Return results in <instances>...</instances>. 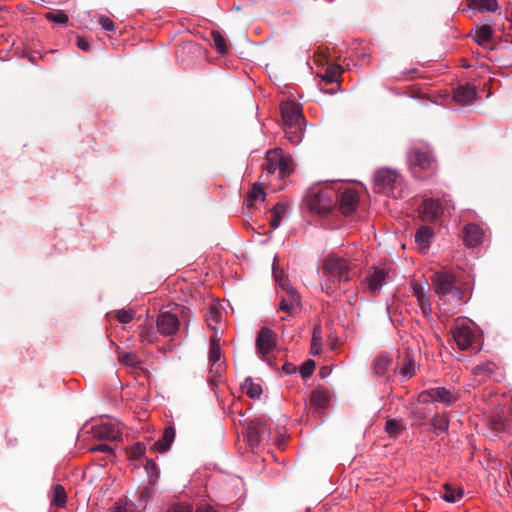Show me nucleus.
Wrapping results in <instances>:
<instances>
[{"label":"nucleus","mask_w":512,"mask_h":512,"mask_svg":"<svg viewBox=\"0 0 512 512\" xmlns=\"http://www.w3.org/2000/svg\"><path fill=\"white\" fill-rule=\"evenodd\" d=\"M432 283L441 313L448 316L455 314L461 305L462 291L455 285L453 275L447 271L435 272Z\"/></svg>","instance_id":"f257e3e1"},{"label":"nucleus","mask_w":512,"mask_h":512,"mask_svg":"<svg viewBox=\"0 0 512 512\" xmlns=\"http://www.w3.org/2000/svg\"><path fill=\"white\" fill-rule=\"evenodd\" d=\"M351 263L344 257L337 254L329 255L323 264V273L326 282L322 289L327 294H332L336 286L351 280Z\"/></svg>","instance_id":"f03ea898"},{"label":"nucleus","mask_w":512,"mask_h":512,"mask_svg":"<svg viewBox=\"0 0 512 512\" xmlns=\"http://www.w3.org/2000/svg\"><path fill=\"white\" fill-rule=\"evenodd\" d=\"M280 111L286 138L294 145L299 144L303 139L306 125L300 105L291 100L283 101Z\"/></svg>","instance_id":"7ed1b4c3"},{"label":"nucleus","mask_w":512,"mask_h":512,"mask_svg":"<svg viewBox=\"0 0 512 512\" xmlns=\"http://www.w3.org/2000/svg\"><path fill=\"white\" fill-rule=\"evenodd\" d=\"M272 272L274 279L279 287L278 294L281 298L279 310L291 314L300 305V296L284 272L278 268V258L274 257Z\"/></svg>","instance_id":"20e7f679"},{"label":"nucleus","mask_w":512,"mask_h":512,"mask_svg":"<svg viewBox=\"0 0 512 512\" xmlns=\"http://www.w3.org/2000/svg\"><path fill=\"white\" fill-rule=\"evenodd\" d=\"M452 335L461 350L478 349L476 346L479 334L475 324L467 318H458L452 327Z\"/></svg>","instance_id":"39448f33"},{"label":"nucleus","mask_w":512,"mask_h":512,"mask_svg":"<svg viewBox=\"0 0 512 512\" xmlns=\"http://www.w3.org/2000/svg\"><path fill=\"white\" fill-rule=\"evenodd\" d=\"M263 169L267 174L278 172L280 178H284L292 171V158L286 155L282 149L269 150L266 154Z\"/></svg>","instance_id":"423d86ee"},{"label":"nucleus","mask_w":512,"mask_h":512,"mask_svg":"<svg viewBox=\"0 0 512 512\" xmlns=\"http://www.w3.org/2000/svg\"><path fill=\"white\" fill-rule=\"evenodd\" d=\"M336 203V192L332 188H324L312 192L307 198L308 208L317 214L330 212Z\"/></svg>","instance_id":"0eeeda50"},{"label":"nucleus","mask_w":512,"mask_h":512,"mask_svg":"<svg viewBox=\"0 0 512 512\" xmlns=\"http://www.w3.org/2000/svg\"><path fill=\"white\" fill-rule=\"evenodd\" d=\"M449 200H437L433 198H426L418 207L419 217L425 222H434L438 220L449 207Z\"/></svg>","instance_id":"6e6552de"},{"label":"nucleus","mask_w":512,"mask_h":512,"mask_svg":"<svg viewBox=\"0 0 512 512\" xmlns=\"http://www.w3.org/2000/svg\"><path fill=\"white\" fill-rule=\"evenodd\" d=\"M408 165L414 176L419 177V172L433 169L434 159L427 150L413 148L408 154Z\"/></svg>","instance_id":"1a4fd4ad"},{"label":"nucleus","mask_w":512,"mask_h":512,"mask_svg":"<svg viewBox=\"0 0 512 512\" xmlns=\"http://www.w3.org/2000/svg\"><path fill=\"white\" fill-rule=\"evenodd\" d=\"M401 182L399 174L391 169H379L374 176V184L379 192L388 193Z\"/></svg>","instance_id":"9d476101"},{"label":"nucleus","mask_w":512,"mask_h":512,"mask_svg":"<svg viewBox=\"0 0 512 512\" xmlns=\"http://www.w3.org/2000/svg\"><path fill=\"white\" fill-rule=\"evenodd\" d=\"M246 438L250 446H259L269 440V431L265 422L256 419L247 424Z\"/></svg>","instance_id":"9b49d317"},{"label":"nucleus","mask_w":512,"mask_h":512,"mask_svg":"<svg viewBox=\"0 0 512 512\" xmlns=\"http://www.w3.org/2000/svg\"><path fill=\"white\" fill-rule=\"evenodd\" d=\"M388 280L389 273L385 267H373L368 271L363 284H367L368 290L376 295Z\"/></svg>","instance_id":"f8f14e48"},{"label":"nucleus","mask_w":512,"mask_h":512,"mask_svg":"<svg viewBox=\"0 0 512 512\" xmlns=\"http://www.w3.org/2000/svg\"><path fill=\"white\" fill-rule=\"evenodd\" d=\"M276 346V334L270 328H262L256 338L258 354L264 359Z\"/></svg>","instance_id":"ddd939ff"},{"label":"nucleus","mask_w":512,"mask_h":512,"mask_svg":"<svg viewBox=\"0 0 512 512\" xmlns=\"http://www.w3.org/2000/svg\"><path fill=\"white\" fill-rule=\"evenodd\" d=\"M208 360L210 363L211 377L209 382L215 384L221 376L223 371L224 362L221 360L220 346L210 347Z\"/></svg>","instance_id":"4468645a"},{"label":"nucleus","mask_w":512,"mask_h":512,"mask_svg":"<svg viewBox=\"0 0 512 512\" xmlns=\"http://www.w3.org/2000/svg\"><path fill=\"white\" fill-rule=\"evenodd\" d=\"M179 320L176 315L170 312H162L158 316L157 328L159 332L165 336L173 335L177 332Z\"/></svg>","instance_id":"2eb2a0df"},{"label":"nucleus","mask_w":512,"mask_h":512,"mask_svg":"<svg viewBox=\"0 0 512 512\" xmlns=\"http://www.w3.org/2000/svg\"><path fill=\"white\" fill-rule=\"evenodd\" d=\"M93 435L103 440H119L121 439V431L117 425L113 423H102L93 427Z\"/></svg>","instance_id":"dca6fc26"},{"label":"nucleus","mask_w":512,"mask_h":512,"mask_svg":"<svg viewBox=\"0 0 512 512\" xmlns=\"http://www.w3.org/2000/svg\"><path fill=\"white\" fill-rule=\"evenodd\" d=\"M358 194L353 189L344 190L339 199V208L343 214H350L356 210L358 205Z\"/></svg>","instance_id":"f3484780"},{"label":"nucleus","mask_w":512,"mask_h":512,"mask_svg":"<svg viewBox=\"0 0 512 512\" xmlns=\"http://www.w3.org/2000/svg\"><path fill=\"white\" fill-rule=\"evenodd\" d=\"M420 399L422 402L439 401L444 404H450L454 400V397L451 392L445 388H435L422 392L420 394Z\"/></svg>","instance_id":"a211bd4d"},{"label":"nucleus","mask_w":512,"mask_h":512,"mask_svg":"<svg viewBox=\"0 0 512 512\" xmlns=\"http://www.w3.org/2000/svg\"><path fill=\"white\" fill-rule=\"evenodd\" d=\"M392 366V358L387 354L379 355L373 362V372L376 377L388 379Z\"/></svg>","instance_id":"6ab92c4d"},{"label":"nucleus","mask_w":512,"mask_h":512,"mask_svg":"<svg viewBox=\"0 0 512 512\" xmlns=\"http://www.w3.org/2000/svg\"><path fill=\"white\" fill-rule=\"evenodd\" d=\"M464 243L467 247H475L482 241L483 230L476 224H467L463 230Z\"/></svg>","instance_id":"aec40b11"},{"label":"nucleus","mask_w":512,"mask_h":512,"mask_svg":"<svg viewBox=\"0 0 512 512\" xmlns=\"http://www.w3.org/2000/svg\"><path fill=\"white\" fill-rule=\"evenodd\" d=\"M394 371L398 372L403 380L411 378L416 372V363L413 356L409 352L405 353L399 366Z\"/></svg>","instance_id":"412c9836"},{"label":"nucleus","mask_w":512,"mask_h":512,"mask_svg":"<svg viewBox=\"0 0 512 512\" xmlns=\"http://www.w3.org/2000/svg\"><path fill=\"white\" fill-rule=\"evenodd\" d=\"M476 98V90L472 85L460 86L454 93V100L456 103L467 106L473 104Z\"/></svg>","instance_id":"4be33fe9"},{"label":"nucleus","mask_w":512,"mask_h":512,"mask_svg":"<svg viewBox=\"0 0 512 512\" xmlns=\"http://www.w3.org/2000/svg\"><path fill=\"white\" fill-rule=\"evenodd\" d=\"M175 439V429L168 426L164 429L162 437L154 443V449L159 452L167 451Z\"/></svg>","instance_id":"5701e85b"},{"label":"nucleus","mask_w":512,"mask_h":512,"mask_svg":"<svg viewBox=\"0 0 512 512\" xmlns=\"http://www.w3.org/2000/svg\"><path fill=\"white\" fill-rule=\"evenodd\" d=\"M433 235L434 230L430 226L422 225L415 234V241L423 250H427Z\"/></svg>","instance_id":"b1692460"},{"label":"nucleus","mask_w":512,"mask_h":512,"mask_svg":"<svg viewBox=\"0 0 512 512\" xmlns=\"http://www.w3.org/2000/svg\"><path fill=\"white\" fill-rule=\"evenodd\" d=\"M468 7L479 12H494L498 4L496 0H468Z\"/></svg>","instance_id":"393cba45"},{"label":"nucleus","mask_w":512,"mask_h":512,"mask_svg":"<svg viewBox=\"0 0 512 512\" xmlns=\"http://www.w3.org/2000/svg\"><path fill=\"white\" fill-rule=\"evenodd\" d=\"M495 365L492 362L478 364L472 368V374L479 378V381L486 380L494 373Z\"/></svg>","instance_id":"a878e982"},{"label":"nucleus","mask_w":512,"mask_h":512,"mask_svg":"<svg viewBox=\"0 0 512 512\" xmlns=\"http://www.w3.org/2000/svg\"><path fill=\"white\" fill-rule=\"evenodd\" d=\"M50 502L52 505H55L59 508H63L67 502L66 491L64 487L60 484H57L53 487V490L50 494Z\"/></svg>","instance_id":"bb28decb"},{"label":"nucleus","mask_w":512,"mask_h":512,"mask_svg":"<svg viewBox=\"0 0 512 512\" xmlns=\"http://www.w3.org/2000/svg\"><path fill=\"white\" fill-rule=\"evenodd\" d=\"M311 403L318 409H325L329 404V396L322 389H315L311 394Z\"/></svg>","instance_id":"cd10ccee"},{"label":"nucleus","mask_w":512,"mask_h":512,"mask_svg":"<svg viewBox=\"0 0 512 512\" xmlns=\"http://www.w3.org/2000/svg\"><path fill=\"white\" fill-rule=\"evenodd\" d=\"M287 210V205L283 203H277L271 210V226L275 229L277 228L282 219L284 218Z\"/></svg>","instance_id":"c85d7f7f"},{"label":"nucleus","mask_w":512,"mask_h":512,"mask_svg":"<svg viewBox=\"0 0 512 512\" xmlns=\"http://www.w3.org/2000/svg\"><path fill=\"white\" fill-rule=\"evenodd\" d=\"M405 428L404 422L399 419L388 420L385 424V432L390 438H396Z\"/></svg>","instance_id":"c756f323"},{"label":"nucleus","mask_w":512,"mask_h":512,"mask_svg":"<svg viewBox=\"0 0 512 512\" xmlns=\"http://www.w3.org/2000/svg\"><path fill=\"white\" fill-rule=\"evenodd\" d=\"M242 388L246 392V394L252 399H258L262 394L261 385L255 383L251 378L245 379Z\"/></svg>","instance_id":"7c9ffc66"},{"label":"nucleus","mask_w":512,"mask_h":512,"mask_svg":"<svg viewBox=\"0 0 512 512\" xmlns=\"http://www.w3.org/2000/svg\"><path fill=\"white\" fill-rule=\"evenodd\" d=\"M493 35V29L489 25L477 27L474 39L480 45H485Z\"/></svg>","instance_id":"2f4dec72"},{"label":"nucleus","mask_w":512,"mask_h":512,"mask_svg":"<svg viewBox=\"0 0 512 512\" xmlns=\"http://www.w3.org/2000/svg\"><path fill=\"white\" fill-rule=\"evenodd\" d=\"M444 489H445V493L443 494L442 498L446 502H450V503L456 502L459 499H461L463 496L462 489H456V488L452 487L450 484H445Z\"/></svg>","instance_id":"473e14b6"},{"label":"nucleus","mask_w":512,"mask_h":512,"mask_svg":"<svg viewBox=\"0 0 512 512\" xmlns=\"http://www.w3.org/2000/svg\"><path fill=\"white\" fill-rule=\"evenodd\" d=\"M264 201L265 200V192L263 187L259 183H255L252 187L251 192L246 198V204L251 206L254 201Z\"/></svg>","instance_id":"72a5a7b5"},{"label":"nucleus","mask_w":512,"mask_h":512,"mask_svg":"<svg viewBox=\"0 0 512 512\" xmlns=\"http://www.w3.org/2000/svg\"><path fill=\"white\" fill-rule=\"evenodd\" d=\"M322 350V336L320 327H315L313 330L311 341V353L314 355L320 354Z\"/></svg>","instance_id":"f704fd0d"},{"label":"nucleus","mask_w":512,"mask_h":512,"mask_svg":"<svg viewBox=\"0 0 512 512\" xmlns=\"http://www.w3.org/2000/svg\"><path fill=\"white\" fill-rule=\"evenodd\" d=\"M152 498V489L150 487H143L138 492V503L136 508L138 510L145 509L148 501Z\"/></svg>","instance_id":"c9c22d12"},{"label":"nucleus","mask_w":512,"mask_h":512,"mask_svg":"<svg viewBox=\"0 0 512 512\" xmlns=\"http://www.w3.org/2000/svg\"><path fill=\"white\" fill-rule=\"evenodd\" d=\"M221 317L222 314L219 309L215 306H211L206 314V321L208 326L211 329H216L214 325L220 322Z\"/></svg>","instance_id":"e433bc0d"},{"label":"nucleus","mask_w":512,"mask_h":512,"mask_svg":"<svg viewBox=\"0 0 512 512\" xmlns=\"http://www.w3.org/2000/svg\"><path fill=\"white\" fill-rule=\"evenodd\" d=\"M119 360L127 366L137 368L140 365V360L134 353L121 352L119 353Z\"/></svg>","instance_id":"4c0bfd02"},{"label":"nucleus","mask_w":512,"mask_h":512,"mask_svg":"<svg viewBox=\"0 0 512 512\" xmlns=\"http://www.w3.org/2000/svg\"><path fill=\"white\" fill-rule=\"evenodd\" d=\"M212 39L216 50L220 54H224L227 51V44L225 38L219 32L212 33Z\"/></svg>","instance_id":"58836bf2"},{"label":"nucleus","mask_w":512,"mask_h":512,"mask_svg":"<svg viewBox=\"0 0 512 512\" xmlns=\"http://www.w3.org/2000/svg\"><path fill=\"white\" fill-rule=\"evenodd\" d=\"M169 512H193L192 508L189 505H175L172 507ZM196 512H216L212 507L210 506H202L197 509Z\"/></svg>","instance_id":"ea45409f"},{"label":"nucleus","mask_w":512,"mask_h":512,"mask_svg":"<svg viewBox=\"0 0 512 512\" xmlns=\"http://www.w3.org/2000/svg\"><path fill=\"white\" fill-rule=\"evenodd\" d=\"M46 19L58 24H66L69 20L67 14L63 11H58L56 13L48 12L46 14Z\"/></svg>","instance_id":"a19ab883"},{"label":"nucleus","mask_w":512,"mask_h":512,"mask_svg":"<svg viewBox=\"0 0 512 512\" xmlns=\"http://www.w3.org/2000/svg\"><path fill=\"white\" fill-rule=\"evenodd\" d=\"M314 368H315V362L313 360H307L306 362H304V364L302 365V367L300 369L302 378L303 379L309 378L313 374Z\"/></svg>","instance_id":"79ce46f5"},{"label":"nucleus","mask_w":512,"mask_h":512,"mask_svg":"<svg viewBox=\"0 0 512 512\" xmlns=\"http://www.w3.org/2000/svg\"><path fill=\"white\" fill-rule=\"evenodd\" d=\"M435 430L444 432L448 429V420L444 416H437L432 420Z\"/></svg>","instance_id":"37998d69"},{"label":"nucleus","mask_w":512,"mask_h":512,"mask_svg":"<svg viewBox=\"0 0 512 512\" xmlns=\"http://www.w3.org/2000/svg\"><path fill=\"white\" fill-rule=\"evenodd\" d=\"M341 71L339 67H333L327 69L325 75L323 76V79L329 83L337 81L338 77L340 76Z\"/></svg>","instance_id":"c03bdc74"},{"label":"nucleus","mask_w":512,"mask_h":512,"mask_svg":"<svg viewBox=\"0 0 512 512\" xmlns=\"http://www.w3.org/2000/svg\"><path fill=\"white\" fill-rule=\"evenodd\" d=\"M418 301L419 307L421 309V312L424 316H430L431 314V303L429 300V297L426 296L424 298H421Z\"/></svg>","instance_id":"a18cd8bd"},{"label":"nucleus","mask_w":512,"mask_h":512,"mask_svg":"<svg viewBox=\"0 0 512 512\" xmlns=\"http://www.w3.org/2000/svg\"><path fill=\"white\" fill-rule=\"evenodd\" d=\"M134 317V313L132 310H119L117 312V318L118 320L123 323V324H127L129 322L132 321Z\"/></svg>","instance_id":"49530a36"},{"label":"nucleus","mask_w":512,"mask_h":512,"mask_svg":"<svg viewBox=\"0 0 512 512\" xmlns=\"http://www.w3.org/2000/svg\"><path fill=\"white\" fill-rule=\"evenodd\" d=\"M411 288H412V293L417 298V300L427 296L425 288H424L423 285H421V284H419L417 282H413L411 284Z\"/></svg>","instance_id":"de8ad7c7"},{"label":"nucleus","mask_w":512,"mask_h":512,"mask_svg":"<svg viewBox=\"0 0 512 512\" xmlns=\"http://www.w3.org/2000/svg\"><path fill=\"white\" fill-rule=\"evenodd\" d=\"M99 24L106 31H114L115 30V24L109 17L101 16L99 19Z\"/></svg>","instance_id":"09e8293b"},{"label":"nucleus","mask_w":512,"mask_h":512,"mask_svg":"<svg viewBox=\"0 0 512 512\" xmlns=\"http://www.w3.org/2000/svg\"><path fill=\"white\" fill-rule=\"evenodd\" d=\"M145 469L151 477H157L159 474L157 466L153 460L146 461Z\"/></svg>","instance_id":"8fccbe9b"},{"label":"nucleus","mask_w":512,"mask_h":512,"mask_svg":"<svg viewBox=\"0 0 512 512\" xmlns=\"http://www.w3.org/2000/svg\"><path fill=\"white\" fill-rule=\"evenodd\" d=\"M141 338L143 341H146L148 343L153 342L154 340V332L152 328L143 329L141 332Z\"/></svg>","instance_id":"3c124183"},{"label":"nucleus","mask_w":512,"mask_h":512,"mask_svg":"<svg viewBox=\"0 0 512 512\" xmlns=\"http://www.w3.org/2000/svg\"><path fill=\"white\" fill-rule=\"evenodd\" d=\"M132 511V505L129 503H117L112 512H131Z\"/></svg>","instance_id":"603ef678"},{"label":"nucleus","mask_w":512,"mask_h":512,"mask_svg":"<svg viewBox=\"0 0 512 512\" xmlns=\"http://www.w3.org/2000/svg\"><path fill=\"white\" fill-rule=\"evenodd\" d=\"M77 47L83 51H88L90 49V43L88 39L84 37L77 38Z\"/></svg>","instance_id":"864d4df0"},{"label":"nucleus","mask_w":512,"mask_h":512,"mask_svg":"<svg viewBox=\"0 0 512 512\" xmlns=\"http://www.w3.org/2000/svg\"><path fill=\"white\" fill-rule=\"evenodd\" d=\"M91 450L92 451H99V452H109V453L112 452L111 447L108 446L107 444H99L97 446H94Z\"/></svg>","instance_id":"5fc2aeb1"},{"label":"nucleus","mask_w":512,"mask_h":512,"mask_svg":"<svg viewBox=\"0 0 512 512\" xmlns=\"http://www.w3.org/2000/svg\"><path fill=\"white\" fill-rule=\"evenodd\" d=\"M144 450H145V447L140 444V443H137L134 447H133V453L134 455H141L144 453Z\"/></svg>","instance_id":"6e6d98bb"},{"label":"nucleus","mask_w":512,"mask_h":512,"mask_svg":"<svg viewBox=\"0 0 512 512\" xmlns=\"http://www.w3.org/2000/svg\"><path fill=\"white\" fill-rule=\"evenodd\" d=\"M220 346V338L215 334L211 337L210 347Z\"/></svg>","instance_id":"4d7b16f0"},{"label":"nucleus","mask_w":512,"mask_h":512,"mask_svg":"<svg viewBox=\"0 0 512 512\" xmlns=\"http://www.w3.org/2000/svg\"><path fill=\"white\" fill-rule=\"evenodd\" d=\"M348 301L350 304L355 303L357 301V295H353V296L349 297Z\"/></svg>","instance_id":"13d9d810"},{"label":"nucleus","mask_w":512,"mask_h":512,"mask_svg":"<svg viewBox=\"0 0 512 512\" xmlns=\"http://www.w3.org/2000/svg\"><path fill=\"white\" fill-rule=\"evenodd\" d=\"M283 369H285L288 373H290L289 366L284 365Z\"/></svg>","instance_id":"bf43d9fd"}]
</instances>
